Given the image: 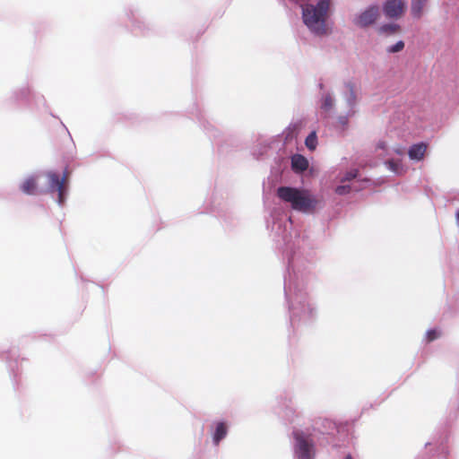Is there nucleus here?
<instances>
[{"instance_id": "f257e3e1", "label": "nucleus", "mask_w": 459, "mask_h": 459, "mask_svg": "<svg viewBox=\"0 0 459 459\" xmlns=\"http://www.w3.org/2000/svg\"><path fill=\"white\" fill-rule=\"evenodd\" d=\"M277 195L293 210L304 213H313L322 207L321 198L306 188L281 186L277 190Z\"/></svg>"}, {"instance_id": "f03ea898", "label": "nucleus", "mask_w": 459, "mask_h": 459, "mask_svg": "<svg viewBox=\"0 0 459 459\" xmlns=\"http://www.w3.org/2000/svg\"><path fill=\"white\" fill-rule=\"evenodd\" d=\"M330 0H318L316 4H306L302 5V19L307 29L320 25L325 28V19L329 9Z\"/></svg>"}, {"instance_id": "7ed1b4c3", "label": "nucleus", "mask_w": 459, "mask_h": 459, "mask_svg": "<svg viewBox=\"0 0 459 459\" xmlns=\"http://www.w3.org/2000/svg\"><path fill=\"white\" fill-rule=\"evenodd\" d=\"M293 451L296 459H313L315 456L314 443L310 436L301 430L293 432Z\"/></svg>"}, {"instance_id": "20e7f679", "label": "nucleus", "mask_w": 459, "mask_h": 459, "mask_svg": "<svg viewBox=\"0 0 459 459\" xmlns=\"http://www.w3.org/2000/svg\"><path fill=\"white\" fill-rule=\"evenodd\" d=\"M379 13V8L377 4H371L365 11L359 13L354 22L357 25L361 27H367L373 24L377 19Z\"/></svg>"}, {"instance_id": "39448f33", "label": "nucleus", "mask_w": 459, "mask_h": 459, "mask_svg": "<svg viewBox=\"0 0 459 459\" xmlns=\"http://www.w3.org/2000/svg\"><path fill=\"white\" fill-rule=\"evenodd\" d=\"M49 188L51 191L58 192V204H62L65 198V178H60L56 174L49 172L48 174Z\"/></svg>"}, {"instance_id": "423d86ee", "label": "nucleus", "mask_w": 459, "mask_h": 459, "mask_svg": "<svg viewBox=\"0 0 459 459\" xmlns=\"http://www.w3.org/2000/svg\"><path fill=\"white\" fill-rule=\"evenodd\" d=\"M403 8L404 3L402 0H386L383 6L385 14L389 18L398 17L403 13Z\"/></svg>"}, {"instance_id": "0eeeda50", "label": "nucleus", "mask_w": 459, "mask_h": 459, "mask_svg": "<svg viewBox=\"0 0 459 459\" xmlns=\"http://www.w3.org/2000/svg\"><path fill=\"white\" fill-rule=\"evenodd\" d=\"M429 145L426 143H418L412 144L408 150V156L412 161H421L428 152Z\"/></svg>"}, {"instance_id": "6e6552de", "label": "nucleus", "mask_w": 459, "mask_h": 459, "mask_svg": "<svg viewBox=\"0 0 459 459\" xmlns=\"http://www.w3.org/2000/svg\"><path fill=\"white\" fill-rule=\"evenodd\" d=\"M377 150H383L385 152L386 155L391 153H395L398 155H403L404 153V147L400 144L390 145L388 142L385 140H381L377 143Z\"/></svg>"}, {"instance_id": "1a4fd4ad", "label": "nucleus", "mask_w": 459, "mask_h": 459, "mask_svg": "<svg viewBox=\"0 0 459 459\" xmlns=\"http://www.w3.org/2000/svg\"><path fill=\"white\" fill-rule=\"evenodd\" d=\"M386 168L393 173L396 175H403L406 172L407 167L403 164V160L400 159L394 160L390 159L385 162Z\"/></svg>"}, {"instance_id": "9d476101", "label": "nucleus", "mask_w": 459, "mask_h": 459, "mask_svg": "<svg viewBox=\"0 0 459 459\" xmlns=\"http://www.w3.org/2000/svg\"><path fill=\"white\" fill-rule=\"evenodd\" d=\"M291 168L297 173L303 172L308 168V160L300 154H295L291 157Z\"/></svg>"}, {"instance_id": "9b49d317", "label": "nucleus", "mask_w": 459, "mask_h": 459, "mask_svg": "<svg viewBox=\"0 0 459 459\" xmlns=\"http://www.w3.org/2000/svg\"><path fill=\"white\" fill-rule=\"evenodd\" d=\"M427 4V0H411V12L414 18H420L422 13L424 7Z\"/></svg>"}, {"instance_id": "f8f14e48", "label": "nucleus", "mask_w": 459, "mask_h": 459, "mask_svg": "<svg viewBox=\"0 0 459 459\" xmlns=\"http://www.w3.org/2000/svg\"><path fill=\"white\" fill-rule=\"evenodd\" d=\"M37 189L36 178L30 177L22 185V190L26 194H34Z\"/></svg>"}, {"instance_id": "ddd939ff", "label": "nucleus", "mask_w": 459, "mask_h": 459, "mask_svg": "<svg viewBox=\"0 0 459 459\" xmlns=\"http://www.w3.org/2000/svg\"><path fill=\"white\" fill-rule=\"evenodd\" d=\"M346 101L351 108V114H353L355 111L353 110L356 103H357V96L351 87L348 88L346 93Z\"/></svg>"}, {"instance_id": "4468645a", "label": "nucleus", "mask_w": 459, "mask_h": 459, "mask_svg": "<svg viewBox=\"0 0 459 459\" xmlns=\"http://www.w3.org/2000/svg\"><path fill=\"white\" fill-rule=\"evenodd\" d=\"M227 434V427L224 423L220 422L216 427L215 433L213 435V440L215 443H218Z\"/></svg>"}, {"instance_id": "2eb2a0df", "label": "nucleus", "mask_w": 459, "mask_h": 459, "mask_svg": "<svg viewBox=\"0 0 459 459\" xmlns=\"http://www.w3.org/2000/svg\"><path fill=\"white\" fill-rule=\"evenodd\" d=\"M305 143H306V146L311 150V151H314L317 145V138H316V132H312L307 138H306V141H305Z\"/></svg>"}, {"instance_id": "dca6fc26", "label": "nucleus", "mask_w": 459, "mask_h": 459, "mask_svg": "<svg viewBox=\"0 0 459 459\" xmlns=\"http://www.w3.org/2000/svg\"><path fill=\"white\" fill-rule=\"evenodd\" d=\"M299 126H300V124L299 123H295V124H292L290 125L287 129H286V139L287 140H290L292 139L293 137H295L298 130L299 129Z\"/></svg>"}, {"instance_id": "f3484780", "label": "nucleus", "mask_w": 459, "mask_h": 459, "mask_svg": "<svg viewBox=\"0 0 459 459\" xmlns=\"http://www.w3.org/2000/svg\"><path fill=\"white\" fill-rule=\"evenodd\" d=\"M333 106V99L330 94L324 96L321 108L325 111L330 110Z\"/></svg>"}, {"instance_id": "a211bd4d", "label": "nucleus", "mask_w": 459, "mask_h": 459, "mask_svg": "<svg viewBox=\"0 0 459 459\" xmlns=\"http://www.w3.org/2000/svg\"><path fill=\"white\" fill-rule=\"evenodd\" d=\"M403 48H404L403 41L399 40L394 45L388 47L386 50L389 53H397V52L402 51L403 49Z\"/></svg>"}, {"instance_id": "6ab92c4d", "label": "nucleus", "mask_w": 459, "mask_h": 459, "mask_svg": "<svg viewBox=\"0 0 459 459\" xmlns=\"http://www.w3.org/2000/svg\"><path fill=\"white\" fill-rule=\"evenodd\" d=\"M357 169H351L348 171L342 178H341V182L350 181L357 177Z\"/></svg>"}, {"instance_id": "aec40b11", "label": "nucleus", "mask_w": 459, "mask_h": 459, "mask_svg": "<svg viewBox=\"0 0 459 459\" xmlns=\"http://www.w3.org/2000/svg\"><path fill=\"white\" fill-rule=\"evenodd\" d=\"M351 191V186L349 185H342L338 186L335 188V193L340 195H343L348 194Z\"/></svg>"}, {"instance_id": "412c9836", "label": "nucleus", "mask_w": 459, "mask_h": 459, "mask_svg": "<svg viewBox=\"0 0 459 459\" xmlns=\"http://www.w3.org/2000/svg\"><path fill=\"white\" fill-rule=\"evenodd\" d=\"M438 336V333L436 330H429L427 332V337L429 341H433Z\"/></svg>"}, {"instance_id": "4be33fe9", "label": "nucleus", "mask_w": 459, "mask_h": 459, "mask_svg": "<svg viewBox=\"0 0 459 459\" xmlns=\"http://www.w3.org/2000/svg\"><path fill=\"white\" fill-rule=\"evenodd\" d=\"M307 31L313 37H321L322 35H324L326 32V30H307Z\"/></svg>"}, {"instance_id": "5701e85b", "label": "nucleus", "mask_w": 459, "mask_h": 459, "mask_svg": "<svg viewBox=\"0 0 459 459\" xmlns=\"http://www.w3.org/2000/svg\"><path fill=\"white\" fill-rule=\"evenodd\" d=\"M379 29H385V30H387V29H400V26L397 25V24L387 23V24L382 25Z\"/></svg>"}, {"instance_id": "b1692460", "label": "nucleus", "mask_w": 459, "mask_h": 459, "mask_svg": "<svg viewBox=\"0 0 459 459\" xmlns=\"http://www.w3.org/2000/svg\"><path fill=\"white\" fill-rule=\"evenodd\" d=\"M340 123H341L342 126H345V125H346V123H347L346 118H342H342H340Z\"/></svg>"}, {"instance_id": "393cba45", "label": "nucleus", "mask_w": 459, "mask_h": 459, "mask_svg": "<svg viewBox=\"0 0 459 459\" xmlns=\"http://www.w3.org/2000/svg\"><path fill=\"white\" fill-rule=\"evenodd\" d=\"M345 459H352L350 455L346 456Z\"/></svg>"}]
</instances>
